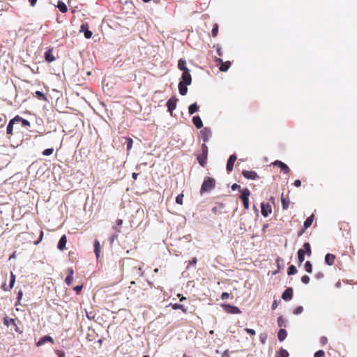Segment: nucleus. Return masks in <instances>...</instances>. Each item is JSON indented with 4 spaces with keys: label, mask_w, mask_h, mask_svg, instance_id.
<instances>
[{
    "label": "nucleus",
    "mask_w": 357,
    "mask_h": 357,
    "mask_svg": "<svg viewBox=\"0 0 357 357\" xmlns=\"http://www.w3.org/2000/svg\"><path fill=\"white\" fill-rule=\"evenodd\" d=\"M301 281L303 283L307 284L309 283L310 282V278L309 276L307 275H303L302 278H301Z\"/></svg>",
    "instance_id": "44"
},
{
    "label": "nucleus",
    "mask_w": 357,
    "mask_h": 357,
    "mask_svg": "<svg viewBox=\"0 0 357 357\" xmlns=\"http://www.w3.org/2000/svg\"><path fill=\"white\" fill-rule=\"evenodd\" d=\"M53 152H54V149H52V148L47 149L43 151V155H45V156H48V155H52L53 153Z\"/></svg>",
    "instance_id": "37"
},
{
    "label": "nucleus",
    "mask_w": 357,
    "mask_h": 357,
    "mask_svg": "<svg viewBox=\"0 0 357 357\" xmlns=\"http://www.w3.org/2000/svg\"><path fill=\"white\" fill-rule=\"evenodd\" d=\"M68 275L66 278L65 282L68 286H70L72 284L73 280V275L74 273V271L72 268H68Z\"/></svg>",
    "instance_id": "19"
},
{
    "label": "nucleus",
    "mask_w": 357,
    "mask_h": 357,
    "mask_svg": "<svg viewBox=\"0 0 357 357\" xmlns=\"http://www.w3.org/2000/svg\"><path fill=\"white\" fill-rule=\"evenodd\" d=\"M192 122L197 128H201L203 127V123L201 118L199 116H195L192 118Z\"/></svg>",
    "instance_id": "20"
},
{
    "label": "nucleus",
    "mask_w": 357,
    "mask_h": 357,
    "mask_svg": "<svg viewBox=\"0 0 357 357\" xmlns=\"http://www.w3.org/2000/svg\"><path fill=\"white\" fill-rule=\"evenodd\" d=\"M83 286L82 285H77L76 287H74V290L76 291V293L77 294H79L82 289Z\"/></svg>",
    "instance_id": "48"
},
{
    "label": "nucleus",
    "mask_w": 357,
    "mask_h": 357,
    "mask_svg": "<svg viewBox=\"0 0 357 357\" xmlns=\"http://www.w3.org/2000/svg\"><path fill=\"white\" fill-rule=\"evenodd\" d=\"M305 270L306 272L311 273L312 272V265L310 261H307L305 264Z\"/></svg>",
    "instance_id": "32"
},
{
    "label": "nucleus",
    "mask_w": 357,
    "mask_h": 357,
    "mask_svg": "<svg viewBox=\"0 0 357 357\" xmlns=\"http://www.w3.org/2000/svg\"><path fill=\"white\" fill-rule=\"evenodd\" d=\"M294 185L296 188H299L301 185V181L299 179H296L294 181Z\"/></svg>",
    "instance_id": "54"
},
{
    "label": "nucleus",
    "mask_w": 357,
    "mask_h": 357,
    "mask_svg": "<svg viewBox=\"0 0 357 357\" xmlns=\"http://www.w3.org/2000/svg\"><path fill=\"white\" fill-rule=\"evenodd\" d=\"M335 260V256L333 254L328 253L325 256V262L328 266H332L334 264Z\"/></svg>",
    "instance_id": "18"
},
{
    "label": "nucleus",
    "mask_w": 357,
    "mask_h": 357,
    "mask_svg": "<svg viewBox=\"0 0 357 357\" xmlns=\"http://www.w3.org/2000/svg\"><path fill=\"white\" fill-rule=\"evenodd\" d=\"M47 342H51L52 344H54V340H53V338L52 337H50L49 335H45V336L42 337L38 340V342L36 343V345L38 347H40V346H42L43 344H44Z\"/></svg>",
    "instance_id": "16"
},
{
    "label": "nucleus",
    "mask_w": 357,
    "mask_h": 357,
    "mask_svg": "<svg viewBox=\"0 0 357 357\" xmlns=\"http://www.w3.org/2000/svg\"><path fill=\"white\" fill-rule=\"evenodd\" d=\"M215 186V181L212 177H206L201 186L200 193L201 195L204 192H209L213 190Z\"/></svg>",
    "instance_id": "2"
},
{
    "label": "nucleus",
    "mask_w": 357,
    "mask_h": 357,
    "mask_svg": "<svg viewBox=\"0 0 357 357\" xmlns=\"http://www.w3.org/2000/svg\"><path fill=\"white\" fill-rule=\"evenodd\" d=\"M177 100H178L175 97H172L167 102L166 105H167L168 111L170 112L171 115L172 114L173 111L176 107Z\"/></svg>",
    "instance_id": "8"
},
{
    "label": "nucleus",
    "mask_w": 357,
    "mask_h": 357,
    "mask_svg": "<svg viewBox=\"0 0 357 357\" xmlns=\"http://www.w3.org/2000/svg\"><path fill=\"white\" fill-rule=\"evenodd\" d=\"M19 119H20V120H19V123L21 122L22 126H30V122L28 120L24 119L20 117V116H19Z\"/></svg>",
    "instance_id": "39"
},
{
    "label": "nucleus",
    "mask_w": 357,
    "mask_h": 357,
    "mask_svg": "<svg viewBox=\"0 0 357 357\" xmlns=\"http://www.w3.org/2000/svg\"><path fill=\"white\" fill-rule=\"evenodd\" d=\"M67 243V238L66 235H63L61 238L59 239V241L57 245V248L59 250H64L66 249V245Z\"/></svg>",
    "instance_id": "17"
},
{
    "label": "nucleus",
    "mask_w": 357,
    "mask_h": 357,
    "mask_svg": "<svg viewBox=\"0 0 357 357\" xmlns=\"http://www.w3.org/2000/svg\"><path fill=\"white\" fill-rule=\"evenodd\" d=\"M36 95L39 99L46 100V97H45V94L41 91H36Z\"/></svg>",
    "instance_id": "40"
},
{
    "label": "nucleus",
    "mask_w": 357,
    "mask_h": 357,
    "mask_svg": "<svg viewBox=\"0 0 357 357\" xmlns=\"http://www.w3.org/2000/svg\"><path fill=\"white\" fill-rule=\"evenodd\" d=\"M45 61L49 63L55 61L56 58L53 54V50L52 48L48 49L45 52Z\"/></svg>",
    "instance_id": "14"
},
{
    "label": "nucleus",
    "mask_w": 357,
    "mask_h": 357,
    "mask_svg": "<svg viewBox=\"0 0 357 357\" xmlns=\"http://www.w3.org/2000/svg\"><path fill=\"white\" fill-rule=\"evenodd\" d=\"M229 294L227 293V292H223L221 294V299L222 300H226V299L229 298Z\"/></svg>",
    "instance_id": "47"
},
{
    "label": "nucleus",
    "mask_w": 357,
    "mask_h": 357,
    "mask_svg": "<svg viewBox=\"0 0 357 357\" xmlns=\"http://www.w3.org/2000/svg\"><path fill=\"white\" fill-rule=\"evenodd\" d=\"M240 188H241V186L239 185L236 184V183L233 184L232 186H231V189L233 190H237V189H240Z\"/></svg>",
    "instance_id": "55"
},
{
    "label": "nucleus",
    "mask_w": 357,
    "mask_h": 357,
    "mask_svg": "<svg viewBox=\"0 0 357 357\" xmlns=\"http://www.w3.org/2000/svg\"><path fill=\"white\" fill-rule=\"evenodd\" d=\"M218 24H214L213 25V27L212 29V31H211V35L213 37H216L218 36Z\"/></svg>",
    "instance_id": "34"
},
{
    "label": "nucleus",
    "mask_w": 357,
    "mask_h": 357,
    "mask_svg": "<svg viewBox=\"0 0 357 357\" xmlns=\"http://www.w3.org/2000/svg\"><path fill=\"white\" fill-rule=\"evenodd\" d=\"M217 52H218L219 56H222V52H221L220 49H218Z\"/></svg>",
    "instance_id": "64"
},
{
    "label": "nucleus",
    "mask_w": 357,
    "mask_h": 357,
    "mask_svg": "<svg viewBox=\"0 0 357 357\" xmlns=\"http://www.w3.org/2000/svg\"><path fill=\"white\" fill-rule=\"evenodd\" d=\"M266 334H261L260 335V340L261 342L264 344L266 342Z\"/></svg>",
    "instance_id": "52"
},
{
    "label": "nucleus",
    "mask_w": 357,
    "mask_h": 357,
    "mask_svg": "<svg viewBox=\"0 0 357 357\" xmlns=\"http://www.w3.org/2000/svg\"><path fill=\"white\" fill-rule=\"evenodd\" d=\"M57 7L59 9V10L63 13H66L68 10L67 6L63 1H59L58 2Z\"/></svg>",
    "instance_id": "29"
},
{
    "label": "nucleus",
    "mask_w": 357,
    "mask_h": 357,
    "mask_svg": "<svg viewBox=\"0 0 357 357\" xmlns=\"http://www.w3.org/2000/svg\"><path fill=\"white\" fill-rule=\"evenodd\" d=\"M237 157L236 155L233 154L230 155L227 162V171L228 172H231L234 169V165L235 161L236 160Z\"/></svg>",
    "instance_id": "12"
},
{
    "label": "nucleus",
    "mask_w": 357,
    "mask_h": 357,
    "mask_svg": "<svg viewBox=\"0 0 357 357\" xmlns=\"http://www.w3.org/2000/svg\"><path fill=\"white\" fill-rule=\"evenodd\" d=\"M305 253L306 252L308 256H310L312 254L310 245L309 243H305L303 245Z\"/></svg>",
    "instance_id": "31"
},
{
    "label": "nucleus",
    "mask_w": 357,
    "mask_h": 357,
    "mask_svg": "<svg viewBox=\"0 0 357 357\" xmlns=\"http://www.w3.org/2000/svg\"><path fill=\"white\" fill-rule=\"evenodd\" d=\"M89 24L88 23H83L80 26V31L84 32V36L86 38H91L92 37V32L89 30Z\"/></svg>",
    "instance_id": "10"
},
{
    "label": "nucleus",
    "mask_w": 357,
    "mask_h": 357,
    "mask_svg": "<svg viewBox=\"0 0 357 357\" xmlns=\"http://www.w3.org/2000/svg\"><path fill=\"white\" fill-rule=\"evenodd\" d=\"M261 212L263 216L268 217L272 212L271 206L268 203H261Z\"/></svg>",
    "instance_id": "6"
},
{
    "label": "nucleus",
    "mask_w": 357,
    "mask_h": 357,
    "mask_svg": "<svg viewBox=\"0 0 357 357\" xmlns=\"http://www.w3.org/2000/svg\"><path fill=\"white\" fill-rule=\"evenodd\" d=\"M183 195L181 193L180 195H178L176 197V202L178 204H180V205H182L183 204Z\"/></svg>",
    "instance_id": "38"
},
{
    "label": "nucleus",
    "mask_w": 357,
    "mask_h": 357,
    "mask_svg": "<svg viewBox=\"0 0 357 357\" xmlns=\"http://www.w3.org/2000/svg\"><path fill=\"white\" fill-rule=\"evenodd\" d=\"M197 258L194 257L190 262L189 265L196 264L197 263Z\"/></svg>",
    "instance_id": "58"
},
{
    "label": "nucleus",
    "mask_w": 357,
    "mask_h": 357,
    "mask_svg": "<svg viewBox=\"0 0 357 357\" xmlns=\"http://www.w3.org/2000/svg\"><path fill=\"white\" fill-rule=\"evenodd\" d=\"M173 308H174V310L181 309V310H184V309H183V308H184L183 305H180V304H174V305H173Z\"/></svg>",
    "instance_id": "51"
},
{
    "label": "nucleus",
    "mask_w": 357,
    "mask_h": 357,
    "mask_svg": "<svg viewBox=\"0 0 357 357\" xmlns=\"http://www.w3.org/2000/svg\"><path fill=\"white\" fill-rule=\"evenodd\" d=\"M138 175L139 174L137 173L134 172L132 173V176L135 180H136L137 178Z\"/></svg>",
    "instance_id": "61"
},
{
    "label": "nucleus",
    "mask_w": 357,
    "mask_h": 357,
    "mask_svg": "<svg viewBox=\"0 0 357 357\" xmlns=\"http://www.w3.org/2000/svg\"><path fill=\"white\" fill-rule=\"evenodd\" d=\"M43 237V231L41 230L40 232L39 239L38 241H35L34 244L35 245H38L42 241Z\"/></svg>",
    "instance_id": "50"
},
{
    "label": "nucleus",
    "mask_w": 357,
    "mask_h": 357,
    "mask_svg": "<svg viewBox=\"0 0 357 357\" xmlns=\"http://www.w3.org/2000/svg\"><path fill=\"white\" fill-rule=\"evenodd\" d=\"M306 229H307V228H305V227H303V229H301V231L298 233V236H302V235H303V234L305 232V230Z\"/></svg>",
    "instance_id": "59"
},
{
    "label": "nucleus",
    "mask_w": 357,
    "mask_h": 357,
    "mask_svg": "<svg viewBox=\"0 0 357 357\" xmlns=\"http://www.w3.org/2000/svg\"><path fill=\"white\" fill-rule=\"evenodd\" d=\"M22 295H23V293L22 291H20L17 294V303H16V305L19 304L20 300L22 299Z\"/></svg>",
    "instance_id": "49"
},
{
    "label": "nucleus",
    "mask_w": 357,
    "mask_h": 357,
    "mask_svg": "<svg viewBox=\"0 0 357 357\" xmlns=\"http://www.w3.org/2000/svg\"><path fill=\"white\" fill-rule=\"evenodd\" d=\"M94 251L97 259H98L101 251V246L98 240H95L94 242Z\"/></svg>",
    "instance_id": "23"
},
{
    "label": "nucleus",
    "mask_w": 357,
    "mask_h": 357,
    "mask_svg": "<svg viewBox=\"0 0 357 357\" xmlns=\"http://www.w3.org/2000/svg\"><path fill=\"white\" fill-rule=\"evenodd\" d=\"M303 311V307L302 306H298L294 310V314H299L301 313H302Z\"/></svg>",
    "instance_id": "42"
},
{
    "label": "nucleus",
    "mask_w": 357,
    "mask_h": 357,
    "mask_svg": "<svg viewBox=\"0 0 357 357\" xmlns=\"http://www.w3.org/2000/svg\"><path fill=\"white\" fill-rule=\"evenodd\" d=\"M132 139L129 138L128 144H127V149L130 150L132 148Z\"/></svg>",
    "instance_id": "53"
},
{
    "label": "nucleus",
    "mask_w": 357,
    "mask_h": 357,
    "mask_svg": "<svg viewBox=\"0 0 357 357\" xmlns=\"http://www.w3.org/2000/svg\"><path fill=\"white\" fill-rule=\"evenodd\" d=\"M273 165L279 167L284 174H288L290 172L289 167L280 160H275L273 162Z\"/></svg>",
    "instance_id": "11"
},
{
    "label": "nucleus",
    "mask_w": 357,
    "mask_h": 357,
    "mask_svg": "<svg viewBox=\"0 0 357 357\" xmlns=\"http://www.w3.org/2000/svg\"><path fill=\"white\" fill-rule=\"evenodd\" d=\"M325 353L323 350H319L314 354V357H324Z\"/></svg>",
    "instance_id": "43"
},
{
    "label": "nucleus",
    "mask_w": 357,
    "mask_h": 357,
    "mask_svg": "<svg viewBox=\"0 0 357 357\" xmlns=\"http://www.w3.org/2000/svg\"><path fill=\"white\" fill-rule=\"evenodd\" d=\"M242 174L248 179L255 180L259 178L258 174L255 171L243 170Z\"/></svg>",
    "instance_id": "9"
},
{
    "label": "nucleus",
    "mask_w": 357,
    "mask_h": 357,
    "mask_svg": "<svg viewBox=\"0 0 357 357\" xmlns=\"http://www.w3.org/2000/svg\"><path fill=\"white\" fill-rule=\"evenodd\" d=\"M314 215H313V214H312V215H311L310 216H309V217L305 220V221L304 222L303 227H304L305 228H308V227H310L312 225V222H313V221H314Z\"/></svg>",
    "instance_id": "26"
},
{
    "label": "nucleus",
    "mask_w": 357,
    "mask_h": 357,
    "mask_svg": "<svg viewBox=\"0 0 357 357\" xmlns=\"http://www.w3.org/2000/svg\"><path fill=\"white\" fill-rule=\"evenodd\" d=\"M192 83V76L190 75V70L183 71L181 75V80L178 83V91L181 95L185 96L188 93V86Z\"/></svg>",
    "instance_id": "1"
},
{
    "label": "nucleus",
    "mask_w": 357,
    "mask_h": 357,
    "mask_svg": "<svg viewBox=\"0 0 357 357\" xmlns=\"http://www.w3.org/2000/svg\"><path fill=\"white\" fill-rule=\"evenodd\" d=\"M245 331L250 335H252V336H254L256 334V332L255 330L253 329H251V328H245Z\"/></svg>",
    "instance_id": "46"
},
{
    "label": "nucleus",
    "mask_w": 357,
    "mask_h": 357,
    "mask_svg": "<svg viewBox=\"0 0 357 357\" xmlns=\"http://www.w3.org/2000/svg\"><path fill=\"white\" fill-rule=\"evenodd\" d=\"M31 6H34L37 2V0H29Z\"/></svg>",
    "instance_id": "60"
},
{
    "label": "nucleus",
    "mask_w": 357,
    "mask_h": 357,
    "mask_svg": "<svg viewBox=\"0 0 357 357\" xmlns=\"http://www.w3.org/2000/svg\"><path fill=\"white\" fill-rule=\"evenodd\" d=\"M241 198L243 202L244 208L245 209H248L249 208L248 197L250 195V192L249 189L244 188L243 190H241Z\"/></svg>",
    "instance_id": "5"
},
{
    "label": "nucleus",
    "mask_w": 357,
    "mask_h": 357,
    "mask_svg": "<svg viewBox=\"0 0 357 357\" xmlns=\"http://www.w3.org/2000/svg\"><path fill=\"white\" fill-rule=\"evenodd\" d=\"M3 324H4L6 326H9L10 324L14 325V326H16V323H15V319H13V318H8V317H6L3 319Z\"/></svg>",
    "instance_id": "30"
},
{
    "label": "nucleus",
    "mask_w": 357,
    "mask_h": 357,
    "mask_svg": "<svg viewBox=\"0 0 357 357\" xmlns=\"http://www.w3.org/2000/svg\"><path fill=\"white\" fill-rule=\"evenodd\" d=\"M297 273V269L295 266L291 265L288 268V275H294Z\"/></svg>",
    "instance_id": "36"
},
{
    "label": "nucleus",
    "mask_w": 357,
    "mask_h": 357,
    "mask_svg": "<svg viewBox=\"0 0 357 357\" xmlns=\"http://www.w3.org/2000/svg\"><path fill=\"white\" fill-rule=\"evenodd\" d=\"M289 356V353L287 350L284 349H280L279 352H278V357H288Z\"/></svg>",
    "instance_id": "35"
},
{
    "label": "nucleus",
    "mask_w": 357,
    "mask_h": 357,
    "mask_svg": "<svg viewBox=\"0 0 357 357\" xmlns=\"http://www.w3.org/2000/svg\"><path fill=\"white\" fill-rule=\"evenodd\" d=\"M284 319L282 317H279L278 318V326L280 327H282V326H284Z\"/></svg>",
    "instance_id": "45"
},
{
    "label": "nucleus",
    "mask_w": 357,
    "mask_h": 357,
    "mask_svg": "<svg viewBox=\"0 0 357 357\" xmlns=\"http://www.w3.org/2000/svg\"><path fill=\"white\" fill-rule=\"evenodd\" d=\"M225 309L227 312L233 313V314H237L240 312L239 309L236 306H231L230 305H225Z\"/></svg>",
    "instance_id": "24"
},
{
    "label": "nucleus",
    "mask_w": 357,
    "mask_h": 357,
    "mask_svg": "<svg viewBox=\"0 0 357 357\" xmlns=\"http://www.w3.org/2000/svg\"><path fill=\"white\" fill-rule=\"evenodd\" d=\"M222 357H230L229 351L228 350L225 351Z\"/></svg>",
    "instance_id": "57"
},
{
    "label": "nucleus",
    "mask_w": 357,
    "mask_h": 357,
    "mask_svg": "<svg viewBox=\"0 0 357 357\" xmlns=\"http://www.w3.org/2000/svg\"><path fill=\"white\" fill-rule=\"evenodd\" d=\"M19 120H20L19 119V115H17L9 121L8 125L7 126V128H6V134L9 139L13 135L14 125L15 123H19Z\"/></svg>",
    "instance_id": "4"
},
{
    "label": "nucleus",
    "mask_w": 357,
    "mask_h": 357,
    "mask_svg": "<svg viewBox=\"0 0 357 357\" xmlns=\"http://www.w3.org/2000/svg\"><path fill=\"white\" fill-rule=\"evenodd\" d=\"M278 307V303L275 301L272 305L273 310H275Z\"/></svg>",
    "instance_id": "62"
},
{
    "label": "nucleus",
    "mask_w": 357,
    "mask_h": 357,
    "mask_svg": "<svg viewBox=\"0 0 357 357\" xmlns=\"http://www.w3.org/2000/svg\"><path fill=\"white\" fill-rule=\"evenodd\" d=\"M122 224H123V220L121 219H118L116 221V227H114V229L116 232L120 233L121 231L119 228L121 227Z\"/></svg>",
    "instance_id": "33"
},
{
    "label": "nucleus",
    "mask_w": 357,
    "mask_h": 357,
    "mask_svg": "<svg viewBox=\"0 0 357 357\" xmlns=\"http://www.w3.org/2000/svg\"><path fill=\"white\" fill-rule=\"evenodd\" d=\"M202 138L204 142H207L209 139L210 136L211 135V130L208 128H204L200 132Z\"/></svg>",
    "instance_id": "13"
},
{
    "label": "nucleus",
    "mask_w": 357,
    "mask_h": 357,
    "mask_svg": "<svg viewBox=\"0 0 357 357\" xmlns=\"http://www.w3.org/2000/svg\"><path fill=\"white\" fill-rule=\"evenodd\" d=\"M298 259L299 264H301L305 259V250L303 249L298 250Z\"/></svg>",
    "instance_id": "28"
},
{
    "label": "nucleus",
    "mask_w": 357,
    "mask_h": 357,
    "mask_svg": "<svg viewBox=\"0 0 357 357\" xmlns=\"http://www.w3.org/2000/svg\"><path fill=\"white\" fill-rule=\"evenodd\" d=\"M15 282V275L13 274V273H11L10 275V288L12 289L14 283Z\"/></svg>",
    "instance_id": "41"
},
{
    "label": "nucleus",
    "mask_w": 357,
    "mask_h": 357,
    "mask_svg": "<svg viewBox=\"0 0 357 357\" xmlns=\"http://www.w3.org/2000/svg\"><path fill=\"white\" fill-rule=\"evenodd\" d=\"M315 277L317 279H321V278H324V274L322 273L319 272L316 274Z\"/></svg>",
    "instance_id": "56"
},
{
    "label": "nucleus",
    "mask_w": 357,
    "mask_h": 357,
    "mask_svg": "<svg viewBox=\"0 0 357 357\" xmlns=\"http://www.w3.org/2000/svg\"><path fill=\"white\" fill-rule=\"evenodd\" d=\"M215 62L220 64L219 69L222 72H226L231 66V62L227 61L224 62L222 59H216Z\"/></svg>",
    "instance_id": "7"
},
{
    "label": "nucleus",
    "mask_w": 357,
    "mask_h": 357,
    "mask_svg": "<svg viewBox=\"0 0 357 357\" xmlns=\"http://www.w3.org/2000/svg\"><path fill=\"white\" fill-rule=\"evenodd\" d=\"M208 153V146H206V144L203 143L202 144V153H199L197 155V160L198 162L199 163V165L203 167H204L206 165Z\"/></svg>",
    "instance_id": "3"
},
{
    "label": "nucleus",
    "mask_w": 357,
    "mask_h": 357,
    "mask_svg": "<svg viewBox=\"0 0 357 357\" xmlns=\"http://www.w3.org/2000/svg\"><path fill=\"white\" fill-rule=\"evenodd\" d=\"M287 335V333L284 329H280L278 333V337L280 341H283Z\"/></svg>",
    "instance_id": "25"
},
{
    "label": "nucleus",
    "mask_w": 357,
    "mask_h": 357,
    "mask_svg": "<svg viewBox=\"0 0 357 357\" xmlns=\"http://www.w3.org/2000/svg\"><path fill=\"white\" fill-rule=\"evenodd\" d=\"M212 211H213V212L214 213H216V212H217V211H218L217 207H213V208H212Z\"/></svg>",
    "instance_id": "63"
},
{
    "label": "nucleus",
    "mask_w": 357,
    "mask_h": 357,
    "mask_svg": "<svg viewBox=\"0 0 357 357\" xmlns=\"http://www.w3.org/2000/svg\"><path fill=\"white\" fill-rule=\"evenodd\" d=\"M281 202H282V209L287 210L289 208L290 202H289V199H287L284 197L283 193H282V195H281Z\"/></svg>",
    "instance_id": "22"
},
{
    "label": "nucleus",
    "mask_w": 357,
    "mask_h": 357,
    "mask_svg": "<svg viewBox=\"0 0 357 357\" xmlns=\"http://www.w3.org/2000/svg\"><path fill=\"white\" fill-rule=\"evenodd\" d=\"M178 68L181 71L188 70L186 67V61L184 59H180L178 61Z\"/></svg>",
    "instance_id": "21"
},
{
    "label": "nucleus",
    "mask_w": 357,
    "mask_h": 357,
    "mask_svg": "<svg viewBox=\"0 0 357 357\" xmlns=\"http://www.w3.org/2000/svg\"><path fill=\"white\" fill-rule=\"evenodd\" d=\"M199 108V107L197 105V104L196 102L193 103L189 106L188 112L190 115L193 114L197 111H198Z\"/></svg>",
    "instance_id": "27"
},
{
    "label": "nucleus",
    "mask_w": 357,
    "mask_h": 357,
    "mask_svg": "<svg viewBox=\"0 0 357 357\" xmlns=\"http://www.w3.org/2000/svg\"><path fill=\"white\" fill-rule=\"evenodd\" d=\"M292 297H293V289L291 287H289L287 289H285V291L283 292V294L282 295V298L284 301H289L292 298Z\"/></svg>",
    "instance_id": "15"
}]
</instances>
